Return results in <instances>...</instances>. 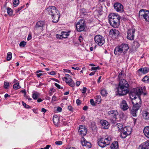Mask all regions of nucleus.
Wrapping results in <instances>:
<instances>
[{
    "label": "nucleus",
    "instance_id": "774afa93",
    "mask_svg": "<svg viewBox=\"0 0 149 149\" xmlns=\"http://www.w3.org/2000/svg\"><path fill=\"white\" fill-rule=\"evenodd\" d=\"M51 146L49 145H48L46 146L45 147V149H49V147H50Z\"/></svg>",
    "mask_w": 149,
    "mask_h": 149
},
{
    "label": "nucleus",
    "instance_id": "bb28decb",
    "mask_svg": "<svg viewBox=\"0 0 149 149\" xmlns=\"http://www.w3.org/2000/svg\"><path fill=\"white\" fill-rule=\"evenodd\" d=\"M53 121L55 125H56L58 124L59 122V119L57 116H54Z\"/></svg>",
    "mask_w": 149,
    "mask_h": 149
},
{
    "label": "nucleus",
    "instance_id": "79ce46f5",
    "mask_svg": "<svg viewBox=\"0 0 149 149\" xmlns=\"http://www.w3.org/2000/svg\"><path fill=\"white\" fill-rule=\"evenodd\" d=\"M22 105L23 106L26 108L29 109L31 108V107L29 105L26 104V103H24L23 101L22 102Z\"/></svg>",
    "mask_w": 149,
    "mask_h": 149
},
{
    "label": "nucleus",
    "instance_id": "58836bf2",
    "mask_svg": "<svg viewBox=\"0 0 149 149\" xmlns=\"http://www.w3.org/2000/svg\"><path fill=\"white\" fill-rule=\"evenodd\" d=\"M80 13L83 14L84 15H87V13L86 12V10L85 9L82 8L80 10Z\"/></svg>",
    "mask_w": 149,
    "mask_h": 149
},
{
    "label": "nucleus",
    "instance_id": "052dcab7",
    "mask_svg": "<svg viewBox=\"0 0 149 149\" xmlns=\"http://www.w3.org/2000/svg\"><path fill=\"white\" fill-rule=\"evenodd\" d=\"M63 70L65 72H68V73H71V71L70 70L64 69Z\"/></svg>",
    "mask_w": 149,
    "mask_h": 149
},
{
    "label": "nucleus",
    "instance_id": "e433bc0d",
    "mask_svg": "<svg viewBox=\"0 0 149 149\" xmlns=\"http://www.w3.org/2000/svg\"><path fill=\"white\" fill-rule=\"evenodd\" d=\"M101 94L102 96H105L107 94V92L105 89H103L101 91Z\"/></svg>",
    "mask_w": 149,
    "mask_h": 149
},
{
    "label": "nucleus",
    "instance_id": "5701e85b",
    "mask_svg": "<svg viewBox=\"0 0 149 149\" xmlns=\"http://www.w3.org/2000/svg\"><path fill=\"white\" fill-rule=\"evenodd\" d=\"M138 71L141 72L142 73L145 74L147 73L149 71V68L145 67L139 69Z\"/></svg>",
    "mask_w": 149,
    "mask_h": 149
},
{
    "label": "nucleus",
    "instance_id": "5fc2aeb1",
    "mask_svg": "<svg viewBox=\"0 0 149 149\" xmlns=\"http://www.w3.org/2000/svg\"><path fill=\"white\" fill-rule=\"evenodd\" d=\"M56 110L59 112H60L62 111V108L60 107H56Z\"/></svg>",
    "mask_w": 149,
    "mask_h": 149
},
{
    "label": "nucleus",
    "instance_id": "c756f323",
    "mask_svg": "<svg viewBox=\"0 0 149 149\" xmlns=\"http://www.w3.org/2000/svg\"><path fill=\"white\" fill-rule=\"evenodd\" d=\"M111 140V139L110 137H108L107 138H104V141L105 142L107 145H108L110 143V141Z\"/></svg>",
    "mask_w": 149,
    "mask_h": 149
},
{
    "label": "nucleus",
    "instance_id": "a211bd4d",
    "mask_svg": "<svg viewBox=\"0 0 149 149\" xmlns=\"http://www.w3.org/2000/svg\"><path fill=\"white\" fill-rule=\"evenodd\" d=\"M100 123L102 125L103 127V128L104 129H108L109 126V124L108 122L106 120H101Z\"/></svg>",
    "mask_w": 149,
    "mask_h": 149
},
{
    "label": "nucleus",
    "instance_id": "ddd939ff",
    "mask_svg": "<svg viewBox=\"0 0 149 149\" xmlns=\"http://www.w3.org/2000/svg\"><path fill=\"white\" fill-rule=\"evenodd\" d=\"M97 142L98 145L102 148H103L107 146L105 141H104V138L103 137L98 139L97 140Z\"/></svg>",
    "mask_w": 149,
    "mask_h": 149
},
{
    "label": "nucleus",
    "instance_id": "a19ab883",
    "mask_svg": "<svg viewBox=\"0 0 149 149\" xmlns=\"http://www.w3.org/2000/svg\"><path fill=\"white\" fill-rule=\"evenodd\" d=\"M137 111L133 110V109L132 108L131 113L132 114L133 116H136V113H137Z\"/></svg>",
    "mask_w": 149,
    "mask_h": 149
},
{
    "label": "nucleus",
    "instance_id": "3c124183",
    "mask_svg": "<svg viewBox=\"0 0 149 149\" xmlns=\"http://www.w3.org/2000/svg\"><path fill=\"white\" fill-rule=\"evenodd\" d=\"M90 101L91 104L93 106H95V104L93 99H91Z\"/></svg>",
    "mask_w": 149,
    "mask_h": 149
},
{
    "label": "nucleus",
    "instance_id": "338daca9",
    "mask_svg": "<svg viewBox=\"0 0 149 149\" xmlns=\"http://www.w3.org/2000/svg\"><path fill=\"white\" fill-rule=\"evenodd\" d=\"M80 84V82L79 81H77L76 82V86H79Z\"/></svg>",
    "mask_w": 149,
    "mask_h": 149
},
{
    "label": "nucleus",
    "instance_id": "473e14b6",
    "mask_svg": "<svg viewBox=\"0 0 149 149\" xmlns=\"http://www.w3.org/2000/svg\"><path fill=\"white\" fill-rule=\"evenodd\" d=\"M127 130V128L126 127H124L123 128V132L122 134H123V135H126V136L130 134V132H128L127 131H125V130Z\"/></svg>",
    "mask_w": 149,
    "mask_h": 149
},
{
    "label": "nucleus",
    "instance_id": "cd10ccee",
    "mask_svg": "<svg viewBox=\"0 0 149 149\" xmlns=\"http://www.w3.org/2000/svg\"><path fill=\"white\" fill-rule=\"evenodd\" d=\"M61 34L62 38H66L69 35L67 32H66L65 31L61 32Z\"/></svg>",
    "mask_w": 149,
    "mask_h": 149
},
{
    "label": "nucleus",
    "instance_id": "09e8293b",
    "mask_svg": "<svg viewBox=\"0 0 149 149\" xmlns=\"http://www.w3.org/2000/svg\"><path fill=\"white\" fill-rule=\"evenodd\" d=\"M87 88L86 87H84L82 90V93H85L86 91Z\"/></svg>",
    "mask_w": 149,
    "mask_h": 149
},
{
    "label": "nucleus",
    "instance_id": "c9c22d12",
    "mask_svg": "<svg viewBox=\"0 0 149 149\" xmlns=\"http://www.w3.org/2000/svg\"><path fill=\"white\" fill-rule=\"evenodd\" d=\"M116 126L118 128V130H122L123 129V125L120 123H117L116 125Z\"/></svg>",
    "mask_w": 149,
    "mask_h": 149
},
{
    "label": "nucleus",
    "instance_id": "2f4dec72",
    "mask_svg": "<svg viewBox=\"0 0 149 149\" xmlns=\"http://www.w3.org/2000/svg\"><path fill=\"white\" fill-rule=\"evenodd\" d=\"M12 53L10 52H8L7 54V60L9 61L12 58Z\"/></svg>",
    "mask_w": 149,
    "mask_h": 149
},
{
    "label": "nucleus",
    "instance_id": "7c9ffc66",
    "mask_svg": "<svg viewBox=\"0 0 149 149\" xmlns=\"http://www.w3.org/2000/svg\"><path fill=\"white\" fill-rule=\"evenodd\" d=\"M142 81L144 82L148 83L149 82V78L148 76H145L142 79Z\"/></svg>",
    "mask_w": 149,
    "mask_h": 149
},
{
    "label": "nucleus",
    "instance_id": "dca6fc26",
    "mask_svg": "<svg viewBox=\"0 0 149 149\" xmlns=\"http://www.w3.org/2000/svg\"><path fill=\"white\" fill-rule=\"evenodd\" d=\"M134 91L137 95L138 98L137 100L141 101V99L140 97V95H141L143 92V89L142 87H138L136 88H134Z\"/></svg>",
    "mask_w": 149,
    "mask_h": 149
},
{
    "label": "nucleus",
    "instance_id": "f03ea898",
    "mask_svg": "<svg viewBox=\"0 0 149 149\" xmlns=\"http://www.w3.org/2000/svg\"><path fill=\"white\" fill-rule=\"evenodd\" d=\"M48 14L51 16L53 23L57 22L60 17L59 12L56 8L54 6H50L47 9Z\"/></svg>",
    "mask_w": 149,
    "mask_h": 149
},
{
    "label": "nucleus",
    "instance_id": "b1692460",
    "mask_svg": "<svg viewBox=\"0 0 149 149\" xmlns=\"http://www.w3.org/2000/svg\"><path fill=\"white\" fill-rule=\"evenodd\" d=\"M111 149H118V146L117 141H114L111 146Z\"/></svg>",
    "mask_w": 149,
    "mask_h": 149
},
{
    "label": "nucleus",
    "instance_id": "f3484780",
    "mask_svg": "<svg viewBox=\"0 0 149 149\" xmlns=\"http://www.w3.org/2000/svg\"><path fill=\"white\" fill-rule=\"evenodd\" d=\"M132 103L133 105V107L132 109L133 110L135 111H137L139 109V108L140 107V104H141V101H139V103L136 102L135 103L134 101H132Z\"/></svg>",
    "mask_w": 149,
    "mask_h": 149
},
{
    "label": "nucleus",
    "instance_id": "ea45409f",
    "mask_svg": "<svg viewBox=\"0 0 149 149\" xmlns=\"http://www.w3.org/2000/svg\"><path fill=\"white\" fill-rule=\"evenodd\" d=\"M19 3V0H14L13 2L14 6L16 7L17 6Z\"/></svg>",
    "mask_w": 149,
    "mask_h": 149
},
{
    "label": "nucleus",
    "instance_id": "49530a36",
    "mask_svg": "<svg viewBox=\"0 0 149 149\" xmlns=\"http://www.w3.org/2000/svg\"><path fill=\"white\" fill-rule=\"evenodd\" d=\"M54 84L55 86L57 87L59 89H63V87H61V86L58 84H57L56 83H54Z\"/></svg>",
    "mask_w": 149,
    "mask_h": 149
},
{
    "label": "nucleus",
    "instance_id": "a18cd8bd",
    "mask_svg": "<svg viewBox=\"0 0 149 149\" xmlns=\"http://www.w3.org/2000/svg\"><path fill=\"white\" fill-rule=\"evenodd\" d=\"M96 99L97 102H100L101 100V97L100 95L97 96Z\"/></svg>",
    "mask_w": 149,
    "mask_h": 149
},
{
    "label": "nucleus",
    "instance_id": "f704fd0d",
    "mask_svg": "<svg viewBox=\"0 0 149 149\" xmlns=\"http://www.w3.org/2000/svg\"><path fill=\"white\" fill-rule=\"evenodd\" d=\"M10 86L9 83L7 81H5L3 85V87L4 88L7 89L8 88V87Z\"/></svg>",
    "mask_w": 149,
    "mask_h": 149
},
{
    "label": "nucleus",
    "instance_id": "4c0bfd02",
    "mask_svg": "<svg viewBox=\"0 0 149 149\" xmlns=\"http://www.w3.org/2000/svg\"><path fill=\"white\" fill-rule=\"evenodd\" d=\"M20 86L19 85V84L16 83L14 84L13 86L14 89L15 90H17L20 88Z\"/></svg>",
    "mask_w": 149,
    "mask_h": 149
},
{
    "label": "nucleus",
    "instance_id": "2eb2a0df",
    "mask_svg": "<svg viewBox=\"0 0 149 149\" xmlns=\"http://www.w3.org/2000/svg\"><path fill=\"white\" fill-rule=\"evenodd\" d=\"M81 143L83 146H85L87 148H90L91 147V143L87 141L84 138H82Z\"/></svg>",
    "mask_w": 149,
    "mask_h": 149
},
{
    "label": "nucleus",
    "instance_id": "393cba45",
    "mask_svg": "<svg viewBox=\"0 0 149 149\" xmlns=\"http://www.w3.org/2000/svg\"><path fill=\"white\" fill-rule=\"evenodd\" d=\"M65 82L69 84V86L72 87H73L75 86V84L72 79L68 78V80H66Z\"/></svg>",
    "mask_w": 149,
    "mask_h": 149
},
{
    "label": "nucleus",
    "instance_id": "c03bdc74",
    "mask_svg": "<svg viewBox=\"0 0 149 149\" xmlns=\"http://www.w3.org/2000/svg\"><path fill=\"white\" fill-rule=\"evenodd\" d=\"M123 71H122L119 73V74L118 76V78L119 80L122 77V75L123 74Z\"/></svg>",
    "mask_w": 149,
    "mask_h": 149
},
{
    "label": "nucleus",
    "instance_id": "0eeeda50",
    "mask_svg": "<svg viewBox=\"0 0 149 149\" xmlns=\"http://www.w3.org/2000/svg\"><path fill=\"white\" fill-rule=\"evenodd\" d=\"M94 40L96 44L100 46H102L105 42L104 38L100 35L96 36L94 38Z\"/></svg>",
    "mask_w": 149,
    "mask_h": 149
},
{
    "label": "nucleus",
    "instance_id": "6ab92c4d",
    "mask_svg": "<svg viewBox=\"0 0 149 149\" xmlns=\"http://www.w3.org/2000/svg\"><path fill=\"white\" fill-rule=\"evenodd\" d=\"M141 149H148L149 148V141H145L140 146Z\"/></svg>",
    "mask_w": 149,
    "mask_h": 149
},
{
    "label": "nucleus",
    "instance_id": "a878e982",
    "mask_svg": "<svg viewBox=\"0 0 149 149\" xmlns=\"http://www.w3.org/2000/svg\"><path fill=\"white\" fill-rule=\"evenodd\" d=\"M143 117L146 120L149 119V112L145 111L143 112Z\"/></svg>",
    "mask_w": 149,
    "mask_h": 149
},
{
    "label": "nucleus",
    "instance_id": "7ed1b4c3",
    "mask_svg": "<svg viewBox=\"0 0 149 149\" xmlns=\"http://www.w3.org/2000/svg\"><path fill=\"white\" fill-rule=\"evenodd\" d=\"M120 16L118 14L111 13L109 16V21L110 25L114 28H117L119 25Z\"/></svg>",
    "mask_w": 149,
    "mask_h": 149
},
{
    "label": "nucleus",
    "instance_id": "f8f14e48",
    "mask_svg": "<svg viewBox=\"0 0 149 149\" xmlns=\"http://www.w3.org/2000/svg\"><path fill=\"white\" fill-rule=\"evenodd\" d=\"M87 130L85 127L82 125H80L79 126V134L82 136L85 135L87 133Z\"/></svg>",
    "mask_w": 149,
    "mask_h": 149
},
{
    "label": "nucleus",
    "instance_id": "e2e57ef3",
    "mask_svg": "<svg viewBox=\"0 0 149 149\" xmlns=\"http://www.w3.org/2000/svg\"><path fill=\"white\" fill-rule=\"evenodd\" d=\"M88 107L86 106H85L83 108V109L84 110L86 111L87 110Z\"/></svg>",
    "mask_w": 149,
    "mask_h": 149
},
{
    "label": "nucleus",
    "instance_id": "de8ad7c7",
    "mask_svg": "<svg viewBox=\"0 0 149 149\" xmlns=\"http://www.w3.org/2000/svg\"><path fill=\"white\" fill-rule=\"evenodd\" d=\"M55 143L57 145H61L62 143V142L61 141H56L55 142Z\"/></svg>",
    "mask_w": 149,
    "mask_h": 149
},
{
    "label": "nucleus",
    "instance_id": "8fccbe9b",
    "mask_svg": "<svg viewBox=\"0 0 149 149\" xmlns=\"http://www.w3.org/2000/svg\"><path fill=\"white\" fill-rule=\"evenodd\" d=\"M24 6H22L21 7H20L18 9L16 10V13H17L20 10L22 9L24 7Z\"/></svg>",
    "mask_w": 149,
    "mask_h": 149
},
{
    "label": "nucleus",
    "instance_id": "9d476101",
    "mask_svg": "<svg viewBox=\"0 0 149 149\" xmlns=\"http://www.w3.org/2000/svg\"><path fill=\"white\" fill-rule=\"evenodd\" d=\"M134 29L129 30L127 32V38L130 40H133L134 37Z\"/></svg>",
    "mask_w": 149,
    "mask_h": 149
},
{
    "label": "nucleus",
    "instance_id": "423d86ee",
    "mask_svg": "<svg viewBox=\"0 0 149 149\" xmlns=\"http://www.w3.org/2000/svg\"><path fill=\"white\" fill-rule=\"evenodd\" d=\"M85 20L82 19L77 23L76 27L77 31L80 32L84 30L85 26Z\"/></svg>",
    "mask_w": 149,
    "mask_h": 149
},
{
    "label": "nucleus",
    "instance_id": "603ef678",
    "mask_svg": "<svg viewBox=\"0 0 149 149\" xmlns=\"http://www.w3.org/2000/svg\"><path fill=\"white\" fill-rule=\"evenodd\" d=\"M91 69L92 70H99L100 69V67L99 66H97V67H93L91 68Z\"/></svg>",
    "mask_w": 149,
    "mask_h": 149
},
{
    "label": "nucleus",
    "instance_id": "864d4df0",
    "mask_svg": "<svg viewBox=\"0 0 149 149\" xmlns=\"http://www.w3.org/2000/svg\"><path fill=\"white\" fill-rule=\"evenodd\" d=\"M65 77H64V78L66 80H68V77L69 78L70 76L68 74H65Z\"/></svg>",
    "mask_w": 149,
    "mask_h": 149
},
{
    "label": "nucleus",
    "instance_id": "72a5a7b5",
    "mask_svg": "<svg viewBox=\"0 0 149 149\" xmlns=\"http://www.w3.org/2000/svg\"><path fill=\"white\" fill-rule=\"evenodd\" d=\"M7 13L8 14L10 15L11 16L13 15V10L10 8L8 7L7 8Z\"/></svg>",
    "mask_w": 149,
    "mask_h": 149
},
{
    "label": "nucleus",
    "instance_id": "bf43d9fd",
    "mask_svg": "<svg viewBox=\"0 0 149 149\" xmlns=\"http://www.w3.org/2000/svg\"><path fill=\"white\" fill-rule=\"evenodd\" d=\"M56 38H58L61 39V38H62L61 34V35L57 34L56 35Z\"/></svg>",
    "mask_w": 149,
    "mask_h": 149
},
{
    "label": "nucleus",
    "instance_id": "6e6d98bb",
    "mask_svg": "<svg viewBox=\"0 0 149 149\" xmlns=\"http://www.w3.org/2000/svg\"><path fill=\"white\" fill-rule=\"evenodd\" d=\"M76 103L78 105H79L81 103V101L79 99H77L76 101Z\"/></svg>",
    "mask_w": 149,
    "mask_h": 149
},
{
    "label": "nucleus",
    "instance_id": "37998d69",
    "mask_svg": "<svg viewBox=\"0 0 149 149\" xmlns=\"http://www.w3.org/2000/svg\"><path fill=\"white\" fill-rule=\"evenodd\" d=\"M26 44V42L25 41H22L20 42L19 44L20 47H24Z\"/></svg>",
    "mask_w": 149,
    "mask_h": 149
},
{
    "label": "nucleus",
    "instance_id": "69168bd1",
    "mask_svg": "<svg viewBox=\"0 0 149 149\" xmlns=\"http://www.w3.org/2000/svg\"><path fill=\"white\" fill-rule=\"evenodd\" d=\"M72 68L75 70H80L79 68L78 67H77L76 68H74L73 67H72Z\"/></svg>",
    "mask_w": 149,
    "mask_h": 149
},
{
    "label": "nucleus",
    "instance_id": "f257e3e1",
    "mask_svg": "<svg viewBox=\"0 0 149 149\" xmlns=\"http://www.w3.org/2000/svg\"><path fill=\"white\" fill-rule=\"evenodd\" d=\"M116 89L118 95L120 96L124 95L129 92V85L126 80L123 79L120 81Z\"/></svg>",
    "mask_w": 149,
    "mask_h": 149
},
{
    "label": "nucleus",
    "instance_id": "c85d7f7f",
    "mask_svg": "<svg viewBox=\"0 0 149 149\" xmlns=\"http://www.w3.org/2000/svg\"><path fill=\"white\" fill-rule=\"evenodd\" d=\"M40 96V94L37 92L34 93L32 95V97L34 100H36Z\"/></svg>",
    "mask_w": 149,
    "mask_h": 149
},
{
    "label": "nucleus",
    "instance_id": "1a4fd4ad",
    "mask_svg": "<svg viewBox=\"0 0 149 149\" xmlns=\"http://www.w3.org/2000/svg\"><path fill=\"white\" fill-rule=\"evenodd\" d=\"M119 32V31L115 29H111L109 32V34L111 35L113 38H116L118 37Z\"/></svg>",
    "mask_w": 149,
    "mask_h": 149
},
{
    "label": "nucleus",
    "instance_id": "20e7f679",
    "mask_svg": "<svg viewBox=\"0 0 149 149\" xmlns=\"http://www.w3.org/2000/svg\"><path fill=\"white\" fill-rule=\"evenodd\" d=\"M128 49L127 44H123L116 47L114 50V53L116 55H119L121 54L124 55L126 53Z\"/></svg>",
    "mask_w": 149,
    "mask_h": 149
},
{
    "label": "nucleus",
    "instance_id": "13d9d810",
    "mask_svg": "<svg viewBox=\"0 0 149 149\" xmlns=\"http://www.w3.org/2000/svg\"><path fill=\"white\" fill-rule=\"evenodd\" d=\"M57 100V98L55 96H53L52 98V101H55Z\"/></svg>",
    "mask_w": 149,
    "mask_h": 149
},
{
    "label": "nucleus",
    "instance_id": "aec40b11",
    "mask_svg": "<svg viewBox=\"0 0 149 149\" xmlns=\"http://www.w3.org/2000/svg\"><path fill=\"white\" fill-rule=\"evenodd\" d=\"M136 95L137 96V95L135 92V91H134V88L131 91L130 94V96L132 99V101H134V100H135L136 99H137V97L136 96H134Z\"/></svg>",
    "mask_w": 149,
    "mask_h": 149
},
{
    "label": "nucleus",
    "instance_id": "4468645a",
    "mask_svg": "<svg viewBox=\"0 0 149 149\" xmlns=\"http://www.w3.org/2000/svg\"><path fill=\"white\" fill-rule=\"evenodd\" d=\"M120 107L123 111H126L129 108V107L126 101L124 100H122L120 103Z\"/></svg>",
    "mask_w": 149,
    "mask_h": 149
},
{
    "label": "nucleus",
    "instance_id": "680f3d73",
    "mask_svg": "<svg viewBox=\"0 0 149 149\" xmlns=\"http://www.w3.org/2000/svg\"><path fill=\"white\" fill-rule=\"evenodd\" d=\"M49 74L51 75H54L56 74V73L54 71H52L49 73Z\"/></svg>",
    "mask_w": 149,
    "mask_h": 149
},
{
    "label": "nucleus",
    "instance_id": "39448f33",
    "mask_svg": "<svg viewBox=\"0 0 149 149\" xmlns=\"http://www.w3.org/2000/svg\"><path fill=\"white\" fill-rule=\"evenodd\" d=\"M108 114L110 116L109 118L111 122L113 124H115L117 122V116L118 113L117 111L111 110L109 111L108 112Z\"/></svg>",
    "mask_w": 149,
    "mask_h": 149
},
{
    "label": "nucleus",
    "instance_id": "412c9836",
    "mask_svg": "<svg viewBox=\"0 0 149 149\" xmlns=\"http://www.w3.org/2000/svg\"><path fill=\"white\" fill-rule=\"evenodd\" d=\"M143 132L145 136L149 139V126L145 127Z\"/></svg>",
    "mask_w": 149,
    "mask_h": 149
},
{
    "label": "nucleus",
    "instance_id": "6e6552de",
    "mask_svg": "<svg viewBox=\"0 0 149 149\" xmlns=\"http://www.w3.org/2000/svg\"><path fill=\"white\" fill-rule=\"evenodd\" d=\"M114 7L115 9L118 12L122 13L124 11V7L121 3L117 2L114 3Z\"/></svg>",
    "mask_w": 149,
    "mask_h": 149
},
{
    "label": "nucleus",
    "instance_id": "4d7b16f0",
    "mask_svg": "<svg viewBox=\"0 0 149 149\" xmlns=\"http://www.w3.org/2000/svg\"><path fill=\"white\" fill-rule=\"evenodd\" d=\"M68 108L69 110L71 111H73V108L71 106H68Z\"/></svg>",
    "mask_w": 149,
    "mask_h": 149
},
{
    "label": "nucleus",
    "instance_id": "0e129e2a",
    "mask_svg": "<svg viewBox=\"0 0 149 149\" xmlns=\"http://www.w3.org/2000/svg\"><path fill=\"white\" fill-rule=\"evenodd\" d=\"M31 38H32V37H31V35H30V34L29 35L27 39V40H30L31 39Z\"/></svg>",
    "mask_w": 149,
    "mask_h": 149
},
{
    "label": "nucleus",
    "instance_id": "9b49d317",
    "mask_svg": "<svg viewBox=\"0 0 149 149\" xmlns=\"http://www.w3.org/2000/svg\"><path fill=\"white\" fill-rule=\"evenodd\" d=\"M149 14V11L148 10H145L144 9H141L139 12V17H142L143 18L146 20V17Z\"/></svg>",
    "mask_w": 149,
    "mask_h": 149
},
{
    "label": "nucleus",
    "instance_id": "4be33fe9",
    "mask_svg": "<svg viewBox=\"0 0 149 149\" xmlns=\"http://www.w3.org/2000/svg\"><path fill=\"white\" fill-rule=\"evenodd\" d=\"M45 23L44 22L39 21L37 22L36 26L35 27V29H37V28L40 27H42L44 25Z\"/></svg>",
    "mask_w": 149,
    "mask_h": 149
}]
</instances>
